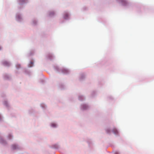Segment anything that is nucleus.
<instances>
[{"label": "nucleus", "instance_id": "4", "mask_svg": "<svg viewBox=\"0 0 154 154\" xmlns=\"http://www.w3.org/2000/svg\"><path fill=\"white\" fill-rule=\"evenodd\" d=\"M68 14H66L65 15V18H66V17H68Z\"/></svg>", "mask_w": 154, "mask_h": 154}, {"label": "nucleus", "instance_id": "2", "mask_svg": "<svg viewBox=\"0 0 154 154\" xmlns=\"http://www.w3.org/2000/svg\"><path fill=\"white\" fill-rule=\"evenodd\" d=\"M113 131L115 134H117L118 133V131L116 129H114L113 130Z\"/></svg>", "mask_w": 154, "mask_h": 154}, {"label": "nucleus", "instance_id": "6", "mask_svg": "<svg viewBox=\"0 0 154 154\" xmlns=\"http://www.w3.org/2000/svg\"><path fill=\"white\" fill-rule=\"evenodd\" d=\"M31 63L32 64H33V63H32V62H31Z\"/></svg>", "mask_w": 154, "mask_h": 154}, {"label": "nucleus", "instance_id": "3", "mask_svg": "<svg viewBox=\"0 0 154 154\" xmlns=\"http://www.w3.org/2000/svg\"><path fill=\"white\" fill-rule=\"evenodd\" d=\"M52 126H53V127H56V125L55 124H52Z\"/></svg>", "mask_w": 154, "mask_h": 154}, {"label": "nucleus", "instance_id": "1", "mask_svg": "<svg viewBox=\"0 0 154 154\" xmlns=\"http://www.w3.org/2000/svg\"><path fill=\"white\" fill-rule=\"evenodd\" d=\"M3 64L4 65L7 66H8L9 65V63L8 62L6 61H4L3 62Z\"/></svg>", "mask_w": 154, "mask_h": 154}, {"label": "nucleus", "instance_id": "5", "mask_svg": "<svg viewBox=\"0 0 154 154\" xmlns=\"http://www.w3.org/2000/svg\"><path fill=\"white\" fill-rule=\"evenodd\" d=\"M54 14V12H51V15H52H52H53V14ZM50 15H51V14H50Z\"/></svg>", "mask_w": 154, "mask_h": 154}]
</instances>
